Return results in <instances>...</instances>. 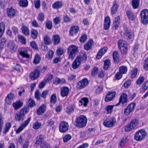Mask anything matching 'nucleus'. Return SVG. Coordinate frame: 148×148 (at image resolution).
<instances>
[{
	"label": "nucleus",
	"mask_w": 148,
	"mask_h": 148,
	"mask_svg": "<svg viewBox=\"0 0 148 148\" xmlns=\"http://www.w3.org/2000/svg\"><path fill=\"white\" fill-rule=\"evenodd\" d=\"M20 6L26 7L28 5V2L27 0H17Z\"/></svg>",
	"instance_id": "31"
},
{
	"label": "nucleus",
	"mask_w": 148,
	"mask_h": 148,
	"mask_svg": "<svg viewBox=\"0 0 148 148\" xmlns=\"http://www.w3.org/2000/svg\"><path fill=\"white\" fill-rule=\"evenodd\" d=\"M127 138V136H125L121 140L120 143V145L121 147H123L126 142L128 140Z\"/></svg>",
	"instance_id": "47"
},
{
	"label": "nucleus",
	"mask_w": 148,
	"mask_h": 148,
	"mask_svg": "<svg viewBox=\"0 0 148 148\" xmlns=\"http://www.w3.org/2000/svg\"><path fill=\"white\" fill-rule=\"evenodd\" d=\"M34 4L35 8L39 9L40 7V0H34Z\"/></svg>",
	"instance_id": "57"
},
{
	"label": "nucleus",
	"mask_w": 148,
	"mask_h": 148,
	"mask_svg": "<svg viewBox=\"0 0 148 148\" xmlns=\"http://www.w3.org/2000/svg\"><path fill=\"white\" fill-rule=\"evenodd\" d=\"M138 70L136 69H134L132 71V73L131 75V77L132 78H135L137 73Z\"/></svg>",
	"instance_id": "54"
},
{
	"label": "nucleus",
	"mask_w": 148,
	"mask_h": 148,
	"mask_svg": "<svg viewBox=\"0 0 148 148\" xmlns=\"http://www.w3.org/2000/svg\"><path fill=\"white\" fill-rule=\"evenodd\" d=\"M88 80L87 78H84L78 82L77 87L78 89L83 88L88 84Z\"/></svg>",
	"instance_id": "13"
},
{
	"label": "nucleus",
	"mask_w": 148,
	"mask_h": 148,
	"mask_svg": "<svg viewBox=\"0 0 148 148\" xmlns=\"http://www.w3.org/2000/svg\"><path fill=\"white\" fill-rule=\"evenodd\" d=\"M87 36L86 34L82 35L79 39V41L82 43H84L86 40Z\"/></svg>",
	"instance_id": "58"
},
{
	"label": "nucleus",
	"mask_w": 148,
	"mask_h": 148,
	"mask_svg": "<svg viewBox=\"0 0 148 148\" xmlns=\"http://www.w3.org/2000/svg\"><path fill=\"white\" fill-rule=\"evenodd\" d=\"M124 32H121V35L124 36H126L127 37V38L131 39L133 38L134 37V33L130 30L128 29L126 26H123Z\"/></svg>",
	"instance_id": "7"
},
{
	"label": "nucleus",
	"mask_w": 148,
	"mask_h": 148,
	"mask_svg": "<svg viewBox=\"0 0 148 148\" xmlns=\"http://www.w3.org/2000/svg\"><path fill=\"white\" fill-rule=\"evenodd\" d=\"M138 123V120L136 119L132 120L125 128V131L128 132L131 130L136 128Z\"/></svg>",
	"instance_id": "6"
},
{
	"label": "nucleus",
	"mask_w": 148,
	"mask_h": 148,
	"mask_svg": "<svg viewBox=\"0 0 148 148\" xmlns=\"http://www.w3.org/2000/svg\"><path fill=\"white\" fill-rule=\"evenodd\" d=\"M40 58L39 55L38 54L36 55L34 60V63L35 64L39 63L40 62Z\"/></svg>",
	"instance_id": "53"
},
{
	"label": "nucleus",
	"mask_w": 148,
	"mask_h": 148,
	"mask_svg": "<svg viewBox=\"0 0 148 148\" xmlns=\"http://www.w3.org/2000/svg\"><path fill=\"white\" fill-rule=\"evenodd\" d=\"M60 37L58 34H56L53 36V41L55 45H58L60 42Z\"/></svg>",
	"instance_id": "27"
},
{
	"label": "nucleus",
	"mask_w": 148,
	"mask_h": 148,
	"mask_svg": "<svg viewBox=\"0 0 148 148\" xmlns=\"http://www.w3.org/2000/svg\"><path fill=\"white\" fill-rule=\"evenodd\" d=\"M122 53L123 54H126L127 53L128 51L127 46L123 47H121L119 49Z\"/></svg>",
	"instance_id": "50"
},
{
	"label": "nucleus",
	"mask_w": 148,
	"mask_h": 148,
	"mask_svg": "<svg viewBox=\"0 0 148 148\" xmlns=\"http://www.w3.org/2000/svg\"><path fill=\"white\" fill-rule=\"evenodd\" d=\"M40 74L39 71L37 70H35L33 72L30 73V78L32 80H35L38 78L40 75Z\"/></svg>",
	"instance_id": "17"
},
{
	"label": "nucleus",
	"mask_w": 148,
	"mask_h": 148,
	"mask_svg": "<svg viewBox=\"0 0 148 148\" xmlns=\"http://www.w3.org/2000/svg\"><path fill=\"white\" fill-rule=\"evenodd\" d=\"M69 125L67 122L62 121L60 123L59 126V130L62 133H64L68 130Z\"/></svg>",
	"instance_id": "12"
},
{
	"label": "nucleus",
	"mask_w": 148,
	"mask_h": 148,
	"mask_svg": "<svg viewBox=\"0 0 148 148\" xmlns=\"http://www.w3.org/2000/svg\"><path fill=\"white\" fill-rule=\"evenodd\" d=\"M110 63V61L109 59H107L104 61V64L103 68L105 70H106L108 69Z\"/></svg>",
	"instance_id": "48"
},
{
	"label": "nucleus",
	"mask_w": 148,
	"mask_h": 148,
	"mask_svg": "<svg viewBox=\"0 0 148 148\" xmlns=\"http://www.w3.org/2000/svg\"><path fill=\"white\" fill-rule=\"evenodd\" d=\"M144 80V78L143 76H140L137 80L136 83L137 84L140 85L143 82Z\"/></svg>",
	"instance_id": "55"
},
{
	"label": "nucleus",
	"mask_w": 148,
	"mask_h": 148,
	"mask_svg": "<svg viewBox=\"0 0 148 148\" xmlns=\"http://www.w3.org/2000/svg\"><path fill=\"white\" fill-rule=\"evenodd\" d=\"M75 107L73 105H71L66 108L65 111L68 114H71L74 111Z\"/></svg>",
	"instance_id": "33"
},
{
	"label": "nucleus",
	"mask_w": 148,
	"mask_h": 148,
	"mask_svg": "<svg viewBox=\"0 0 148 148\" xmlns=\"http://www.w3.org/2000/svg\"><path fill=\"white\" fill-rule=\"evenodd\" d=\"M147 133L145 130L141 129L137 132L134 135V139L138 141H141L144 139Z\"/></svg>",
	"instance_id": "5"
},
{
	"label": "nucleus",
	"mask_w": 148,
	"mask_h": 148,
	"mask_svg": "<svg viewBox=\"0 0 148 148\" xmlns=\"http://www.w3.org/2000/svg\"><path fill=\"white\" fill-rule=\"evenodd\" d=\"M7 13L9 17H14L16 12V11L12 8H7Z\"/></svg>",
	"instance_id": "24"
},
{
	"label": "nucleus",
	"mask_w": 148,
	"mask_h": 148,
	"mask_svg": "<svg viewBox=\"0 0 148 148\" xmlns=\"http://www.w3.org/2000/svg\"><path fill=\"white\" fill-rule=\"evenodd\" d=\"M63 19L65 23L70 22L72 20V19L67 14L64 16Z\"/></svg>",
	"instance_id": "59"
},
{
	"label": "nucleus",
	"mask_w": 148,
	"mask_h": 148,
	"mask_svg": "<svg viewBox=\"0 0 148 148\" xmlns=\"http://www.w3.org/2000/svg\"><path fill=\"white\" fill-rule=\"evenodd\" d=\"M120 19V18L119 16H118L115 18V20L113 23V25L116 29H117L120 24L119 21Z\"/></svg>",
	"instance_id": "38"
},
{
	"label": "nucleus",
	"mask_w": 148,
	"mask_h": 148,
	"mask_svg": "<svg viewBox=\"0 0 148 148\" xmlns=\"http://www.w3.org/2000/svg\"><path fill=\"white\" fill-rule=\"evenodd\" d=\"M44 43H41V46L42 50L45 51L46 50V36H45L44 38Z\"/></svg>",
	"instance_id": "44"
},
{
	"label": "nucleus",
	"mask_w": 148,
	"mask_h": 148,
	"mask_svg": "<svg viewBox=\"0 0 148 148\" xmlns=\"http://www.w3.org/2000/svg\"><path fill=\"white\" fill-rule=\"evenodd\" d=\"M126 14L128 19L131 20H134L135 18V16L134 14L133 13L129 10L126 11Z\"/></svg>",
	"instance_id": "28"
},
{
	"label": "nucleus",
	"mask_w": 148,
	"mask_h": 148,
	"mask_svg": "<svg viewBox=\"0 0 148 148\" xmlns=\"http://www.w3.org/2000/svg\"><path fill=\"white\" fill-rule=\"evenodd\" d=\"M6 42V40L5 38H2L0 41V49H2L4 48L5 44Z\"/></svg>",
	"instance_id": "49"
},
{
	"label": "nucleus",
	"mask_w": 148,
	"mask_h": 148,
	"mask_svg": "<svg viewBox=\"0 0 148 148\" xmlns=\"http://www.w3.org/2000/svg\"><path fill=\"white\" fill-rule=\"evenodd\" d=\"M31 117L29 116L21 124V126L16 130L17 134L20 133L24 128L27 126L31 120Z\"/></svg>",
	"instance_id": "11"
},
{
	"label": "nucleus",
	"mask_w": 148,
	"mask_h": 148,
	"mask_svg": "<svg viewBox=\"0 0 148 148\" xmlns=\"http://www.w3.org/2000/svg\"><path fill=\"white\" fill-rule=\"evenodd\" d=\"M41 125L40 123L36 122L34 123L33 125V128L35 130L39 129Z\"/></svg>",
	"instance_id": "52"
},
{
	"label": "nucleus",
	"mask_w": 148,
	"mask_h": 148,
	"mask_svg": "<svg viewBox=\"0 0 148 148\" xmlns=\"http://www.w3.org/2000/svg\"><path fill=\"white\" fill-rule=\"evenodd\" d=\"M110 23V18L109 16L105 18L104 23V29L107 30L109 27Z\"/></svg>",
	"instance_id": "23"
},
{
	"label": "nucleus",
	"mask_w": 148,
	"mask_h": 148,
	"mask_svg": "<svg viewBox=\"0 0 148 148\" xmlns=\"http://www.w3.org/2000/svg\"><path fill=\"white\" fill-rule=\"evenodd\" d=\"M15 97L14 95L11 93L8 95L5 99V102L8 105H10Z\"/></svg>",
	"instance_id": "18"
},
{
	"label": "nucleus",
	"mask_w": 148,
	"mask_h": 148,
	"mask_svg": "<svg viewBox=\"0 0 148 148\" xmlns=\"http://www.w3.org/2000/svg\"><path fill=\"white\" fill-rule=\"evenodd\" d=\"M135 105L136 103L134 102L131 103L129 104L124 110V114L127 116L129 115L131 112H133Z\"/></svg>",
	"instance_id": "14"
},
{
	"label": "nucleus",
	"mask_w": 148,
	"mask_h": 148,
	"mask_svg": "<svg viewBox=\"0 0 148 148\" xmlns=\"http://www.w3.org/2000/svg\"><path fill=\"white\" fill-rule=\"evenodd\" d=\"M61 95L62 97L67 96L69 91V89L66 86L63 87L61 88Z\"/></svg>",
	"instance_id": "19"
},
{
	"label": "nucleus",
	"mask_w": 148,
	"mask_h": 148,
	"mask_svg": "<svg viewBox=\"0 0 148 148\" xmlns=\"http://www.w3.org/2000/svg\"><path fill=\"white\" fill-rule=\"evenodd\" d=\"M44 16L42 13H40L38 16L37 18L39 21H43L44 20Z\"/></svg>",
	"instance_id": "61"
},
{
	"label": "nucleus",
	"mask_w": 148,
	"mask_h": 148,
	"mask_svg": "<svg viewBox=\"0 0 148 148\" xmlns=\"http://www.w3.org/2000/svg\"><path fill=\"white\" fill-rule=\"evenodd\" d=\"M143 66L145 70H148V58L145 60Z\"/></svg>",
	"instance_id": "62"
},
{
	"label": "nucleus",
	"mask_w": 148,
	"mask_h": 148,
	"mask_svg": "<svg viewBox=\"0 0 148 148\" xmlns=\"http://www.w3.org/2000/svg\"><path fill=\"white\" fill-rule=\"evenodd\" d=\"M112 56L115 62H119V55L118 51H114L112 54Z\"/></svg>",
	"instance_id": "35"
},
{
	"label": "nucleus",
	"mask_w": 148,
	"mask_h": 148,
	"mask_svg": "<svg viewBox=\"0 0 148 148\" xmlns=\"http://www.w3.org/2000/svg\"><path fill=\"white\" fill-rule=\"evenodd\" d=\"M79 30V28L77 26H74L71 27L69 31V35L73 36L76 34Z\"/></svg>",
	"instance_id": "21"
},
{
	"label": "nucleus",
	"mask_w": 148,
	"mask_h": 148,
	"mask_svg": "<svg viewBox=\"0 0 148 148\" xmlns=\"http://www.w3.org/2000/svg\"><path fill=\"white\" fill-rule=\"evenodd\" d=\"M11 127V123H7L5 124V127H4V130L3 132V133L4 134H6L9 131Z\"/></svg>",
	"instance_id": "46"
},
{
	"label": "nucleus",
	"mask_w": 148,
	"mask_h": 148,
	"mask_svg": "<svg viewBox=\"0 0 148 148\" xmlns=\"http://www.w3.org/2000/svg\"><path fill=\"white\" fill-rule=\"evenodd\" d=\"M23 103L20 101H16L13 103L12 106L15 110H17L22 106Z\"/></svg>",
	"instance_id": "30"
},
{
	"label": "nucleus",
	"mask_w": 148,
	"mask_h": 148,
	"mask_svg": "<svg viewBox=\"0 0 148 148\" xmlns=\"http://www.w3.org/2000/svg\"><path fill=\"white\" fill-rule=\"evenodd\" d=\"M21 29L22 33L25 36H28L29 35V30L27 26L23 25L21 28Z\"/></svg>",
	"instance_id": "25"
},
{
	"label": "nucleus",
	"mask_w": 148,
	"mask_h": 148,
	"mask_svg": "<svg viewBox=\"0 0 148 148\" xmlns=\"http://www.w3.org/2000/svg\"><path fill=\"white\" fill-rule=\"evenodd\" d=\"M87 56L85 54H82L77 56L72 63V66L74 69L77 68L82 62H85L87 60Z\"/></svg>",
	"instance_id": "3"
},
{
	"label": "nucleus",
	"mask_w": 148,
	"mask_h": 148,
	"mask_svg": "<svg viewBox=\"0 0 148 148\" xmlns=\"http://www.w3.org/2000/svg\"><path fill=\"white\" fill-rule=\"evenodd\" d=\"M127 68L126 66H122L119 68V71L123 74L127 72Z\"/></svg>",
	"instance_id": "45"
},
{
	"label": "nucleus",
	"mask_w": 148,
	"mask_h": 148,
	"mask_svg": "<svg viewBox=\"0 0 148 148\" xmlns=\"http://www.w3.org/2000/svg\"><path fill=\"white\" fill-rule=\"evenodd\" d=\"M118 5L116 2L115 1L113 2L112 7L111 9V12L112 14H115L117 11Z\"/></svg>",
	"instance_id": "32"
},
{
	"label": "nucleus",
	"mask_w": 148,
	"mask_h": 148,
	"mask_svg": "<svg viewBox=\"0 0 148 148\" xmlns=\"http://www.w3.org/2000/svg\"><path fill=\"white\" fill-rule=\"evenodd\" d=\"M38 35V31L34 29H32L31 31V36L34 39H36L37 38Z\"/></svg>",
	"instance_id": "41"
},
{
	"label": "nucleus",
	"mask_w": 148,
	"mask_h": 148,
	"mask_svg": "<svg viewBox=\"0 0 148 148\" xmlns=\"http://www.w3.org/2000/svg\"><path fill=\"white\" fill-rule=\"evenodd\" d=\"M93 43V40L92 39L90 40L84 44V49L86 51L91 50Z\"/></svg>",
	"instance_id": "20"
},
{
	"label": "nucleus",
	"mask_w": 148,
	"mask_h": 148,
	"mask_svg": "<svg viewBox=\"0 0 148 148\" xmlns=\"http://www.w3.org/2000/svg\"><path fill=\"white\" fill-rule=\"evenodd\" d=\"M46 106L42 104L39 107L37 111V114L38 115H40L43 113L46 110Z\"/></svg>",
	"instance_id": "26"
},
{
	"label": "nucleus",
	"mask_w": 148,
	"mask_h": 148,
	"mask_svg": "<svg viewBox=\"0 0 148 148\" xmlns=\"http://www.w3.org/2000/svg\"><path fill=\"white\" fill-rule=\"evenodd\" d=\"M45 137L43 135H40L38 137L36 138V140L35 143V144L40 145L41 148H46V143L44 141Z\"/></svg>",
	"instance_id": "8"
},
{
	"label": "nucleus",
	"mask_w": 148,
	"mask_h": 148,
	"mask_svg": "<svg viewBox=\"0 0 148 148\" xmlns=\"http://www.w3.org/2000/svg\"><path fill=\"white\" fill-rule=\"evenodd\" d=\"M114 106L109 105L106 107L105 109L107 111V114H110L112 113Z\"/></svg>",
	"instance_id": "42"
},
{
	"label": "nucleus",
	"mask_w": 148,
	"mask_h": 148,
	"mask_svg": "<svg viewBox=\"0 0 148 148\" xmlns=\"http://www.w3.org/2000/svg\"><path fill=\"white\" fill-rule=\"evenodd\" d=\"M19 54L23 58H29L30 55L28 53L27 49L25 48H23L19 52Z\"/></svg>",
	"instance_id": "22"
},
{
	"label": "nucleus",
	"mask_w": 148,
	"mask_h": 148,
	"mask_svg": "<svg viewBox=\"0 0 148 148\" xmlns=\"http://www.w3.org/2000/svg\"><path fill=\"white\" fill-rule=\"evenodd\" d=\"M118 45L119 49L121 48L124 47L126 46H127L126 42L123 40H119L118 42Z\"/></svg>",
	"instance_id": "37"
},
{
	"label": "nucleus",
	"mask_w": 148,
	"mask_h": 148,
	"mask_svg": "<svg viewBox=\"0 0 148 148\" xmlns=\"http://www.w3.org/2000/svg\"><path fill=\"white\" fill-rule=\"evenodd\" d=\"M78 51V47L76 45H72L69 46L67 49V53L69 55L68 58L73 60Z\"/></svg>",
	"instance_id": "4"
},
{
	"label": "nucleus",
	"mask_w": 148,
	"mask_h": 148,
	"mask_svg": "<svg viewBox=\"0 0 148 148\" xmlns=\"http://www.w3.org/2000/svg\"><path fill=\"white\" fill-rule=\"evenodd\" d=\"M116 92L115 91L110 92L107 94L105 98V101L106 102H109L114 97Z\"/></svg>",
	"instance_id": "16"
},
{
	"label": "nucleus",
	"mask_w": 148,
	"mask_h": 148,
	"mask_svg": "<svg viewBox=\"0 0 148 148\" xmlns=\"http://www.w3.org/2000/svg\"><path fill=\"white\" fill-rule=\"evenodd\" d=\"M30 45L33 49L36 50L38 49V48L37 45L35 41H33L31 42Z\"/></svg>",
	"instance_id": "60"
},
{
	"label": "nucleus",
	"mask_w": 148,
	"mask_h": 148,
	"mask_svg": "<svg viewBox=\"0 0 148 148\" xmlns=\"http://www.w3.org/2000/svg\"><path fill=\"white\" fill-rule=\"evenodd\" d=\"M88 102V98L86 97L82 98L79 101L80 105H83L84 107H86L87 106Z\"/></svg>",
	"instance_id": "36"
},
{
	"label": "nucleus",
	"mask_w": 148,
	"mask_h": 148,
	"mask_svg": "<svg viewBox=\"0 0 148 148\" xmlns=\"http://www.w3.org/2000/svg\"><path fill=\"white\" fill-rule=\"evenodd\" d=\"M140 0H132V5L134 9L137 8L139 5Z\"/></svg>",
	"instance_id": "40"
},
{
	"label": "nucleus",
	"mask_w": 148,
	"mask_h": 148,
	"mask_svg": "<svg viewBox=\"0 0 148 148\" xmlns=\"http://www.w3.org/2000/svg\"><path fill=\"white\" fill-rule=\"evenodd\" d=\"M7 47L8 49L12 53L16 51L17 47L12 41H9L7 44Z\"/></svg>",
	"instance_id": "15"
},
{
	"label": "nucleus",
	"mask_w": 148,
	"mask_h": 148,
	"mask_svg": "<svg viewBox=\"0 0 148 148\" xmlns=\"http://www.w3.org/2000/svg\"><path fill=\"white\" fill-rule=\"evenodd\" d=\"M28 106L29 107H32L36 106L35 102L32 99L30 98L28 101Z\"/></svg>",
	"instance_id": "43"
},
{
	"label": "nucleus",
	"mask_w": 148,
	"mask_h": 148,
	"mask_svg": "<svg viewBox=\"0 0 148 148\" xmlns=\"http://www.w3.org/2000/svg\"><path fill=\"white\" fill-rule=\"evenodd\" d=\"M141 21L144 24L148 23V10L145 9L142 10L140 13Z\"/></svg>",
	"instance_id": "9"
},
{
	"label": "nucleus",
	"mask_w": 148,
	"mask_h": 148,
	"mask_svg": "<svg viewBox=\"0 0 148 148\" xmlns=\"http://www.w3.org/2000/svg\"><path fill=\"white\" fill-rule=\"evenodd\" d=\"M64 50L61 48H58L57 50V53L58 55H61L64 53Z\"/></svg>",
	"instance_id": "63"
},
{
	"label": "nucleus",
	"mask_w": 148,
	"mask_h": 148,
	"mask_svg": "<svg viewBox=\"0 0 148 148\" xmlns=\"http://www.w3.org/2000/svg\"><path fill=\"white\" fill-rule=\"evenodd\" d=\"M29 107H25L16 112L15 115V119L16 121H23L25 117V114L29 111Z\"/></svg>",
	"instance_id": "2"
},
{
	"label": "nucleus",
	"mask_w": 148,
	"mask_h": 148,
	"mask_svg": "<svg viewBox=\"0 0 148 148\" xmlns=\"http://www.w3.org/2000/svg\"><path fill=\"white\" fill-rule=\"evenodd\" d=\"M17 38L18 41L22 44L23 45H25L26 44V39L23 36L21 35H18L17 36Z\"/></svg>",
	"instance_id": "34"
},
{
	"label": "nucleus",
	"mask_w": 148,
	"mask_h": 148,
	"mask_svg": "<svg viewBox=\"0 0 148 148\" xmlns=\"http://www.w3.org/2000/svg\"><path fill=\"white\" fill-rule=\"evenodd\" d=\"M116 122V119L113 117L107 119L103 122V125L106 127H110L113 126Z\"/></svg>",
	"instance_id": "10"
},
{
	"label": "nucleus",
	"mask_w": 148,
	"mask_h": 148,
	"mask_svg": "<svg viewBox=\"0 0 148 148\" xmlns=\"http://www.w3.org/2000/svg\"><path fill=\"white\" fill-rule=\"evenodd\" d=\"M57 101L56 96L55 94H53L51 96L50 102L51 103L54 104Z\"/></svg>",
	"instance_id": "51"
},
{
	"label": "nucleus",
	"mask_w": 148,
	"mask_h": 148,
	"mask_svg": "<svg viewBox=\"0 0 148 148\" xmlns=\"http://www.w3.org/2000/svg\"><path fill=\"white\" fill-rule=\"evenodd\" d=\"M148 88V82H145L142 86V89L145 91Z\"/></svg>",
	"instance_id": "64"
},
{
	"label": "nucleus",
	"mask_w": 148,
	"mask_h": 148,
	"mask_svg": "<svg viewBox=\"0 0 148 148\" xmlns=\"http://www.w3.org/2000/svg\"><path fill=\"white\" fill-rule=\"evenodd\" d=\"M87 122L86 117L84 115H80L76 118L75 125L79 128H83L86 126Z\"/></svg>",
	"instance_id": "1"
},
{
	"label": "nucleus",
	"mask_w": 148,
	"mask_h": 148,
	"mask_svg": "<svg viewBox=\"0 0 148 148\" xmlns=\"http://www.w3.org/2000/svg\"><path fill=\"white\" fill-rule=\"evenodd\" d=\"M71 138V135L69 134H66L63 138V140L64 142L66 143L70 140Z\"/></svg>",
	"instance_id": "56"
},
{
	"label": "nucleus",
	"mask_w": 148,
	"mask_h": 148,
	"mask_svg": "<svg viewBox=\"0 0 148 148\" xmlns=\"http://www.w3.org/2000/svg\"><path fill=\"white\" fill-rule=\"evenodd\" d=\"M63 3L61 1H58L55 2L52 5V7L54 9H58L62 6Z\"/></svg>",
	"instance_id": "29"
},
{
	"label": "nucleus",
	"mask_w": 148,
	"mask_h": 148,
	"mask_svg": "<svg viewBox=\"0 0 148 148\" xmlns=\"http://www.w3.org/2000/svg\"><path fill=\"white\" fill-rule=\"evenodd\" d=\"M5 28V25L3 22L0 23V38L3 35Z\"/></svg>",
	"instance_id": "39"
}]
</instances>
